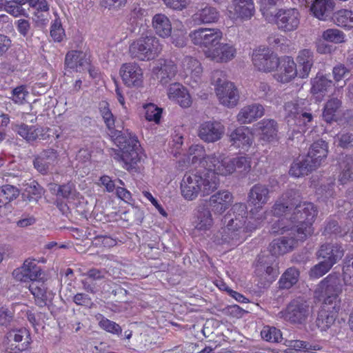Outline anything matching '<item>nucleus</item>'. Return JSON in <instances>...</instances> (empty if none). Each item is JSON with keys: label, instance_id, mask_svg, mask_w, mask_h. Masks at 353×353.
I'll return each mask as SVG.
<instances>
[{"label": "nucleus", "instance_id": "20e7f679", "mask_svg": "<svg viewBox=\"0 0 353 353\" xmlns=\"http://www.w3.org/2000/svg\"><path fill=\"white\" fill-rule=\"evenodd\" d=\"M293 213L290 216V226L298 233V239L305 241L313 233L312 223L317 215L316 208L312 203L301 202L299 192H293Z\"/></svg>", "mask_w": 353, "mask_h": 353}, {"label": "nucleus", "instance_id": "2eb2a0df", "mask_svg": "<svg viewBox=\"0 0 353 353\" xmlns=\"http://www.w3.org/2000/svg\"><path fill=\"white\" fill-rule=\"evenodd\" d=\"M255 274L262 285H269L277 278L279 268L277 265H274L272 257L260 255L256 265Z\"/></svg>", "mask_w": 353, "mask_h": 353}, {"label": "nucleus", "instance_id": "0e129e2a", "mask_svg": "<svg viewBox=\"0 0 353 353\" xmlns=\"http://www.w3.org/2000/svg\"><path fill=\"white\" fill-rule=\"evenodd\" d=\"M332 268V264L325 261L315 265L310 271V276L312 279H319L325 275Z\"/></svg>", "mask_w": 353, "mask_h": 353}, {"label": "nucleus", "instance_id": "cd10ccee", "mask_svg": "<svg viewBox=\"0 0 353 353\" xmlns=\"http://www.w3.org/2000/svg\"><path fill=\"white\" fill-rule=\"evenodd\" d=\"M232 158L223 154H213V159L209 162L206 172H212L214 176H226L234 172Z\"/></svg>", "mask_w": 353, "mask_h": 353}, {"label": "nucleus", "instance_id": "2f4dec72", "mask_svg": "<svg viewBox=\"0 0 353 353\" xmlns=\"http://www.w3.org/2000/svg\"><path fill=\"white\" fill-rule=\"evenodd\" d=\"M265 114L264 107L257 103L243 106L236 115V121L240 124H250L261 118Z\"/></svg>", "mask_w": 353, "mask_h": 353}, {"label": "nucleus", "instance_id": "a878e982", "mask_svg": "<svg viewBox=\"0 0 353 353\" xmlns=\"http://www.w3.org/2000/svg\"><path fill=\"white\" fill-rule=\"evenodd\" d=\"M254 134L264 142L271 143L277 139L278 124L272 119H263L252 127Z\"/></svg>", "mask_w": 353, "mask_h": 353}, {"label": "nucleus", "instance_id": "e2e57ef3", "mask_svg": "<svg viewBox=\"0 0 353 353\" xmlns=\"http://www.w3.org/2000/svg\"><path fill=\"white\" fill-rule=\"evenodd\" d=\"M23 5V4L17 3L15 0H14V1H8L5 11L14 17L21 16L28 17V14L22 7Z\"/></svg>", "mask_w": 353, "mask_h": 353}, {"label": "nucleus", "instance_id": "1a4fd4ad", "mask_svg": "<svg viewBox=\"0 0 353 353\" xmlns=\"http://www.w3.org/2000/svg\"><path fill=\"white\" fill-rule=\"evenodd\" d=\"M163 50V45L154 35L142 36L134 40L129 46L130 55L141 61H149L157 58Z\"/></svg>", "mask_w": 353, "mask_h": 353}, {"label": "nucleus", "instance_id": "ddd939ff", "mask_svg": "<svg viewBox=\"0 0 353 353\" xmlns=\"http://www.w3.org/2000/svg\"><path fill=\"white\" fill-rule=\"evenodd\" d=\"M181 68L179 75L185 83L194 88L201 83L203 68L196 58L185 57L181 61Z\"/></svg>", "mask_w": 353, "mask_h": 353}, {"label": "nucleus", "instance_id": "aec40b11", "mask_svg": "<svg viewBox=\"0 0 353 353\" xmlns=\"http://www.w3.org/2000/svg\"><path fill=\"white\" fill-rule=\"evenodd\" d=\"M236 54V48L230 43H221L212 49L204 50L206 59L216 63H227L233 60Z\"/></svg>", "mask_w": 353, "mask_h": 353}, {"label": "nucleus", "instance_id": "473e14b6", "mask_svg": "<svg viewBox=\"0 0 353 353\" xmlns=\"http://www.w3.org/2000/svg\"><path fill=\"white\" fill-rule=\"evenodd\" d=\"M328 153V144L325 141L320 139L313 143L308 151L307 160L312 166L317 168L325 161Z\"/></svg>", "mask_w": 353, "mask_h": 353}, {"label": "nucleus", "instance_id": "4d7b16f0", "mask_svg": "<svg viewBox=\"0 0 353 353\" xmlns=\"http://www.w3.org/2000/svg\"><path fill=\"white\" fill-rule=\"evenodd\" d=\"M279 0H260V11L265 21H272L273 14L276 13L275 6Z\"/></svg>", "mask_w": 353, "mask_h": 353}, {"label": "nucleus", "instance_id": "7ed1b4c3", "mask_svg": "<svg viewBox=\"0 0 353 353\" xmlns=\"http://www.w3.org/2000/svg\"><path fill=\"white\" fill-rule=\"evenodd\" d=\"M219 177L212 172H192L185 173L180 183L181 196L187 201L205 197L216 191L219 186Z\"/></svg>", "mask_w": 353, "mask_h": 353}, {"label": "nucleus", "instance_id": "58836bf2", "mask_svg": "<svg viewBox=\"0 0 353 353\" xmlns=\"http://www.w3.org/2000/svg\"><path fill=\"white\" fill-rule=\"evenodd\" d=\"M334 8L332 0H314L310 6L311 14L316 19L325 21L330 17Z\"/></svg>", "mask_w": 353, "mask_h": 353}, {"label": "nucleus", "instance_id": "680f3d73", "mask_svg": "<svg viewBox=\"0 0 353 353\" xmlns=\"http://www.w3.org/2000/svg\"><path fill=\"white\" fill-rule=\"evenodd\" d=\"M99 325L101 328L112 334L119 336L122 332L121 327L119 324L103 316L100 319Z\"/></svg>", "mask_w": 353, "mask_h": 353}, {"label": "nucleus", "instance_id": "8fccbe9b", "mask_svg": "<svg viewBox=\"0 0 353 353\" xmlns=\"http://www.w3.org/2000/svg\"><path fill=\"white\" fill-rule=\"evenodd\" d=\"M24 337H26V341L21 344V347H19V350L20 351H23L28 349L31 343L29 331L26 328H20L12 330L7 334V338L10 341H14L19 343L23 341Z\"/></svg>", "mask_w": 353, "mask_h": 353}, {"label": "nucleus", "instance_id": "c756f323", "mask_svg": "<svg viewBox=\"0 0 353 353\" xmlns=\"http://www.w3.org/2000/svg\"><path fill=\"white\" fill-rule=\"evenodd\" d=\"M233 199V195L230 191L226 190H219L209 198L210 210L214 214L221 215L231 206Z\"/></svg>", "mask_w": 353, "mask_h": 353}, {"label": "nucleus", "instance_id": "69168bd1", "mask_svg": "<svg viewBox=\"0 0 353 353\" xmlns=\"http://www.w3.org/2000/svg\"><path fill=\"white\" fill-rule=\"evenodd\" d=\"M28 94L26 86L20 85L12 90L10 99L14 103L21 105L26 102V98Z\"/></svg>", "mask_w": 353, "mask_h": 353}, {"label": "nucleus", "instance_id": "09e8293b", "mask_svg": "<svg viewBox=\"0 0 353 353\" xmlns=\"http://www.w3.org/2000/svg\"><path fill=\"white\" fill-rule=\"evenodd\" d=\"M311 92L313 94H320L322 97L327 90L333 85L332 80L323 74L318 73L311 81Z\"/></svg>", "mask_w": 353, "mask_h": 353}, {"label": "nucleus", "instance_id": "f03ea898", "mask_svg": "<svg viewBox=\"0 0 353 353\" xmlns=\"http://www.w3.org/2000/svg\"><path fill=\"white\" fill-rule=\"evenodd\" d=\"M234 218L231 219L225 227L215 236V241L218 244L227 245L233 248L242 243L254 230H244L250 222V210L247 216V206L243 203H237L232 208Z\"/></svg>", "mask_w": 353, "mask_h": 353}, {"label": "nucleus", "instance_id": "423d86ee", "mask_svg": "<svg viewBox=\"0 0 353 353\" xmlns=\"http://www.w3.org/2000/svg\"><path fill=\"white\" fill-rule=\"evenodd\" d=\"M270 190L265 185L257 183L253 185L248 194V203L250 208L251 221L244 230H256L261 228L268 218V212L263 207L270 199Z\"/></svg>", "mask_w": 353, "mask_h": 353}, {"label": "nucleus", "instance_id": "de8ad7c7", "mask_svg": "<svg viewBox=\"0 0 353 353\" xmlns=\"http://www.w3.org/2000/svg\"><path fill=\"white\" fill-rule=\"evenodd\" d=\"M334 23L345 30L353 29V10L349 9H341L333 14Z\"/></svg>", "mask_w": 353, "mask_h": 353}, {"label": "nucleus", "instance_id": "c9c22d12", "mask_svg": "<svg viewBox=\"0 0 353 353\" xmlns=\"http://www.w3.org/2000/svg\"><path fill=\"white\" fill-rule=\"evenodd\" d=\"M314 52L310 49H302L299 51L296 63L299 67V77L301 79L307 78L314 63Z\"/></svg>", "mask_w": 353, "mask_h": 353}, {"label": "nucleus", "instance_id": "a19ab883", "mask_svg": "<svg viewBox=\"0 0 353 353\" xmlns=\"http://www.w3.org/2000/svg\"><path fill=\"white\" fill-rule=\"evenodd\" d=\"M57 159V152L53 149H48L41 152L34 161V168L41 173L46 174L48 168Z\"/></svg>", "mask_w": 353, "mask_h": 353}, {"label": "nucleus", "instance_id": "5701e85b", "mask_svg": "<svg viewBox=\"0 0 353 353\" xmlns=\"http://www.w3.org/2000/svg\"><path fill=\"white\" fill-rule=\"evenodd\" d=\"M254 134L252 128L239 126L231 132L229 135L230 142L236 149L248 151L254 143Z\"/></svg>", "mask_w": 353, "mask_h": 353}, {"label": "nucleus", "instance_id": "a18cd8bd", "mask_svg": "<svg viewBox=\"0 0 353 353\" xmlns=\"http://www.w3.org/2000/svg\"><path fill=\"white\" fill-rule=\"evenodd\" d=\"M316 169L305 157L298 158L292 164L289 173L294 177H301Z\"/></svg>", "mask_w": 353, "mask_h": 353}, {"label": "nucleus", "instance_id": "5fc2aeb1", "mask_svg": "<svg viewBox=\"0 0 353 353\" xmlns=\"http://www.w3.org/2000/svg\"><path fill=\"white\" fill-rule=\"evenodd\" d=\"M234 172L237 170L241 174H248L251 170V157L248 156H238L232 158Z\"/></svg>", "mask_w": 353, "mask_h": 353}, {"label": "nucleus", "instance_id": "7c9ffc66", "mask_svg": "<svg viewBox=\"0 0 353 353\" xmlns=\"http://www.w3.org/2000/svg\"><path fill=\"white\" fill-rule=\"evenodd\" d=\"M194 226L199 232H207L214 225L212 211L205 204H199L195 210Z\"/></svg>", "mask_w": 353, "mask_h": 353}, {"label": "nucleus", "instance_id": "603ef678", "mask_svg": "<svg viewBox=\"0 0 353 353\" xmlns=\"http://www.w3.org/2000/svg\"><path fill=\"white\" fill-rule=\"evenodd\" d=\"M99 109L106 127L109 130H113L115 126V117L110 109L109 103L105 101L100 102Z\"/></svg>", "mask_w": 353, "mask_h": 353}, {"label": "nucleus", "instance_id": "f8f14e48", "mask_svg": "<svg viewBox=\"0 0 353 353\" xmlns=\"http://www.w3.org/2000/svg\"><path fill=\"white\" fill-rule=\"evenodd\" d=\"M280 58L268 47L259 46L254 49L252 54V61L254 67L264 72L274 70L279 65Z\"/></svg>", "mask_w": 353, "mask_h": 353}, {"label": "nucleus", "instance_id": "0eeeda50", "mask_svg": "<svg viewBox=\"0 0 353 353\" xmlns=\"http://www.w3.org/2000/svg\"><path fill=\"white\" fill-rule=\"evenodd\" d=\"M293 192L291 190L284 194L273 205L272 209L268 212V218L265 219L268 223H272L270 232L272 234H284L288 230H294L292 226H290V217L288 219L286 216L289 212L294 208L291 205L293 202Z\"/></svg>", "mask_w": 353, "mask_h": 353}, {"label": "nucleus", "instance_id": "e433bc0d", "mask_svg": "<svg viewBox=\"0 0 353 353\" xmlns=\"http://www.w3.org/2000/svg\"><path fill=\"white\" fill-rule=\"evenodd\" d=\"M342 248L338 245L323 244L317 252L318 258L323 259L326 263H331L332 266L337 263L343 256Z\"/></svg>", "mask_w": 353, "mask_h": 353}, {"label": "nucleus", "instance_id": "052dcab7", "mask_svg": "<svg viewBox=\"0 0 353 353\" xmlns=\"http://www.w3.org/2000/svg\"><path fill=\"white\" fill-rule=\"evenodd\" d=\"M261 335L264 340L269 342L279 343L282 339L281 332L274 327L265 326Z\"/></svg>", "mask_w": 353, "mask_h": 353}, {"label": "nucleus", "instance_id": "dca6fc26", "mask_svg": "<svg viewBox=\"0 0 353 353\" xmlns=\"http://www.w3.org/2000/svg\"><path fill=\"white\" fill-rule=\"evenodd\" d=\"M119 74L125 85L130 88H139L143 85V71L135 62L123 63L119 70Z\"/></svg>", "mask_w": 353, "mask_h": 353}, {"label": "nucleus", "instance_id": "37998d69", "mask_svg": "<svg viewBox=\"0 0 353 353\" xmlns=\"http://www.w3.org/2000/svg\"><path fill=\"white\" fill-rule=\"evenodd\" d=\"M50 191L57 196H61L69 201L77 200L80 197V194L77 191L75 185L72 183H68L61 185L57 184L50 185Z\"/></svg>", "mask_w": 353, "mask_h": 353}, {"label": "nucleus", "instance_id": "9b49d317", "mask_svg": "<svg viewBox=\"0 0 353 353\" xmlns=\"http://www.w3.org/2000/svg\"><path fill=\"white\" fill-rule=\"evenodd\" d=\"M223 37V32L217 28H199L189 34L191 42L203 51L217 46Z\"/></svg>", "mask_w": 353, "mask_h": 353}, {"label": "nucleus", "instance_id": "c03bdc74", "mask_svg": "<svg viewBox=\"0 0 353 353\" xmlns=\"http://www.w3.org/2000/svg\"><path fill=\"white\" fill-rule=\"evenodd\" d=\"M341 101L337 98L329 99L325 104L323 110V119L327 123L338 121L339 110L341 106Z\"/></svg>", "mask_w": 353, "mask_h": 353}, {"label": "nucleus", "instance_id": "338daca9", "mask_svg": "<svg viewBox=\"0 0 353 353\" xmlns=\"http://www.w3.org/2000/svg\"><path fill=\"white\" fill-rule=\"evenodd\" d=\"M163 4L170 9L182 11L186 9L190 3V0H161Z\"/></svg>", "mask_w": 353, "mask_h": 353}, {"label": "nucleus", "instance_id": "6ab92c4d", "mask_svg": "<svg viewBox=\"0 0 353 353\" xmlns=\"http://www.w3.org/2000/svg\"><path fill=\"white\" fill-rule=\"evenodd\" d=\"M229 17L236 21H250L256 14L254 0H232L228 8Z\"/></svg>", "mask_w": 353, "mask_h": 353}, {"label": "nucleus", "instance_id": "ea45409f", "mask_svg": "<svg viewBox=\"0 0 353 353\" xmlns=\"http://www.w3.org/2000/svg\"><path fill=\"white\" fill-rule=\"evenodd\" d=\"M192 20L198 25L216 23L219 19V12L212 6H205L199 9L193 15Z\"/></svg>", "mask_w": 353, "mask_h": 353}, {"label": "nucleus", "instance_id": "f257e3e1", "mask_svg": "<svg viewBox=\"0 0 353 353\" xmlns=\"http://www.w3.org/2000/svg\"><path fill=\"white\" fill-rule=\"evenodd\" d=\"M318 291L322 294L324 300L316 323L321 331H325L334 323L340 309L339 294L342 292V285L339 274L332 273L323 279Z\"/></svg>", "mask_w": 353, "mask_h": 353}, {"label": "nucleus", "instance_id": "4c0bfd02", "mask_svg": "<svg viewBox=\"0 0 353 353\" xmlns=\"http://www.w3.org/2000/svg\"><path fill=\"white\" fill-rule=\"evenodd\" d=\"M152 27L159 37L168 38L172 34V23L170 19L164 14L158 13L153 16Z\"/></svg>", "mask_w": 353, "mask_h": 353}, {"label": "nucleus", "instance_id": "774afa93", "mask_svg": "<svg viewBox=\"0 0 353 353\" xmlns=\"http://www.w3.org/2000/svg\"><path fill=\"white\" fill-rule=\"evenodd\" d=\"M14 318V311L6 305L0 306V325H8Z\"/></svg>", "mask_w": 353, "mask_h": 353}, {"label": "nucleus", "instance_id": "393cba45", "mask_svg": "<svg viewBox=\"0 0 353 353\" xmlns=\"http://www.w3.org/2000/svg\"><path fill=\"white\" fill-rule=\"evenodd\" d=\"M90 63V56L86 52L72 50L66 53L64 65L65 69L81 72L89 68Z\"/></svg>", "mask_w": 353, "mask_h": 353}, {"label": "nucleus", "instance_id": "a211bd4d", "mask_svg": "<svg viewBox=\"0 0 353 353\" xmlns=\"http://www.w3.org/2000/svg\"><path fill=\"white\" fill-rule=\"evenodd\" d=\"M225 133V126L218 121L201 122L197 129V136L205 143H214L221 140Z\"/></svg>", "mask_w": 353, "mask_h": 353}, {"label": "nucleus", "instance_id": "39448f33", "mask_svg": "<svg viewBox=\"0 0 353 353\" xmlns=\"http://www.w3.org/2000/svg\"><path fill=\"white\" fill-rule=\"evenodd\" d=\"M114 135V143L120 150L114 152V159L121 163L122 167L127 170L137 171V165L142 157L137 137L128 130L123 134L117 132Z\"/></svg>", "mask_w": 353, "mask_h": 353}, {"label": "nucleus", "instance_id": "864d4df0", "mask_svg": "<svg viewBox=\"0 0 353 353\" xmlns=\"http://www.w3.org/2000/svg\"><path fill=\"white\" fill-rule=\"evenodd\" d=\"M145 110V118L148 121H152L156 124L160 123L163 109L154 103H150L143 105Z\"/></svg>", "mask_w": 353, "mask_h": 353}, {"label": "nucleus", "instance_id": "13d9d810", "mask_svg": "<svg viewBox=\"0 0 353 353\" xmlns=\"http://www.w3.org/2000/svg\"><path fill=\"white\" fill-rule=\"evenodd\" d=\"M14 131L27 141H33L37 139L36 127L22 123L15 127Z\"/></svg>", "mask_w": 353, "mask_h": 353}, {"label": "nucleus", "instance_id": "49530a36", "mask_svg": "<svg viewBox=\"0 0 353 353\" xmlns=\"http://www.w3.org/2000/svg\"><path fill=\"white\" fill-rule=\"evenodd\" d=\"M300 272L294 267L288 268L281 275L279 281V288L289 290L296 284L299 279Z\"/></svg>", "mask_w": 353, "mask_h": 353}, {"label": "nucleus", "instance_id": "f3484780", "mask_svg": "<svg viewBox=\"0 0 353 353\" xmlns=\"http://www.w3.org/2000/svg\"><path fill=\"white\" fill-rule=\"evenodd\" d=\"M281 316L292 323H303L310 314L309 306L301 298L292 300L284 311L280 312Z\"/></svg>", "mask_w": 353, "mask_h": 353}, {"label": "nucleus", "instance_id": "412c9836", "mask_svg": "<svg viewBox=\"0 0 353 353\" xmlns=\"http://www.w3.org/2000/svg\"><path fill=\"white\" fill-rule=\"evenodd\" d=\"M43 272L38 265L36 259L28 258L26 259L23 265L13 271V276L21 282H33L39 279Z\"/></svg>", "mask_w": 353, "mask_h": 353}, {"label": "nucleus", "instance_id": "6e6552de", "mask_svg": "<svg viewBox=\"0 0 353 353\" xmlns=\"http://www.w3.org/2000/svg\"><path fill=\"white\" fill-rule=\"evenodd\" d=\"M310 104L305 99H294L285 104V119L288 125L299 128V133L302 134L310 126L313 116L310 112Z\"/></svg>", "mask_w": 353, "mask_h": 353}, {"label": "nucleus", "instance_id": "bf43d9fd", "mask_svg": "<svg viewBox=\"0 0 353 353\" xmlns=\"http://www.w3.org/2000/svg\"><path fill=\"white\" fill-rule=\"evenodd\" d=\"M56 17L52 21L50 26V36L55 42H61L65 37V30L62 26L61 19L55 14Z\"/></svg>", "mask_w": 353, "mask_h": 353}, {"label": "nucleus", "instance_id": "4468645a", "mask_svg": "<svg viewBox=\"0 0 353 353\" xmlns=\"http://www.w3.org/2000/svg\"><path fill=\"white\" fill-rule=\"evenodd\" d=\"M273 17L272 21H267L275 23L280 30L285 32L296 30L300 24L301 15L295 8L279 9L273 14Z\"/></svg>", "mask_w": 353, "mask_h": 353}, {"label": "nucleus", "instance_id": "72a5a7b5", "mask_svg": "<svg viewBox=\"0 0 353 353\" xmlns=\"http://www.w3.org/2000/svg\"><path fill=\"white\" fill-rule=\"evenodd\" d=\"M29 290L34 296L36 303L40 307L46 305L48 301L52 299L53 294L48 290L42 278L32 282L29 285Z\"/></svg>", "mask_w": 353, "mask_h": 353}, {"label": "nucleus", "instance_id": "6e6d98bb", "mask_svg": "<svg viewBox=\"0 0 353 353\" xmlns=\"http://www.w3.org/2000/svg\"><path fill=\"white\" fill-rule=\"evenodd\" d=\"M322 38L324 41L334 43H342L345 41V33L336 28H330L323 31Z\"/></svg>", "mask_w": 353, "mask_h": 353}, {"label": "nucleus", "instance_id": "9d476101", "mask_svg": "<svg viewBox=\"0 0 353 353\" xmlns=\"http://www.w3.org/2000/svg\"><path fill=\"white\" fill-rule=\"evenodd\" d=\"M212 83L215 86V92L221 105L228 108H234L237 105L239 101V91L232 82L226 80L223 71H213Z\"/></svg>", "mask_w": 353, "mask_h": 353}, {"label": "nucleus", "instance_id": "4be33fe9", "mask_svg": "<svg viewBox=\"0 0 353 353\" xmlns=\"http://www.w3.org/2000/svg\"><path fill=\"white\" fill-rule=\"evenodd\" d=\"M213 159V154L208 155L202 144L192 145L184 155L183 163L194 167L208 168L209 162Z\"/></svg>", "mask_w": 353, "mask_h": 353}, {"label": "nucleus", "instance_id": "c85d7f7f", "mask_svg": "<svg viewBox=\"0 0 353 353\" xmlns=\"http://www.w3.org/2000/svg\"><path fill=\"white\" fill-rule=\"evenodd\" d=\"M290 232V234L293 236L279 237L273 240L270 244V252L272 256H279L288 253L295 248L299 241H301L298 239V233L296 231L292 233L291 230Z\"/></svg>", "mask_w": 353, "mask_h": 353}, {"label": "nucleus", "instance_id": "3c124183", "mask_svg": "<svg viewBox=\"0 0 353 353\" xmlns=\"http://www.w3.org/2000/svg\"><path fill=\"white\" fill-rule=\"evenodd\" d=\"M19 195L17 188L6 185L0 188V210L6 208L7 204L15 199Z\"/></svg>", "mask_w": 353, "mask_h": 353}, {"label": "nucleus", "instance_id": "f704fd0d", "mask_svg": "<svg viewBox=\"0 0 353 353\" xmlns=\"http://www.w3.org/2000/svg\"><path fill=\"white\" fill-rule=\"evenodd\" d=\"M168 97L182 108H188L192 105V98L188 90L179 83H172L169 86Z\"/></svg>", "mask_w": 353, "mask_h": 353}, {"label": "nucleus", "instance_id": "bb28decb", "mask_svg": "<svg viewBox=\"0 0 353 353\" xmlns=\"http://www.w3.org/2000/svg\"><path fill=\"white\" fill-rule=\"evenodd\" d=\"M176 73V65L171 59H159L152 70L153 77L163 85L168 83Z\"/></svg>", "mask_w": 353, "mask_h": 353}, {"label": "nucleus", "instance_id": "79ce46f5", "mask_svg": "<svg viewBox=\"0 0 353 353\" xmlns=\"http://www.w3.org/2000/svg\"><path fill=\"white\" fill-rule=\"evenodd\" d=\"M339 181L341 184L353 181V157L345 155L342 157L339 163Z\"/></svg>", "mask_w": 353, "mask_h": 353}, {"label": "nucleus", "instance_id": "b1692460", "mask_svg": "<svg viewBox=\"0 0 353 353\" xmlns=\"http://www.w3.org/2000/svg\"><path fill=\"white\" fill-rule=\"evenodd\" d=\"M274 79L281 83H288L299 76L296 64L292 57L285 56L279 59Z\"/></svg>", "mask_w": 353, "mask_h": 353}]
</instances>
